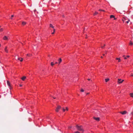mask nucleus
Wrapping results in <instances>:
<instances>
[{
    "label": "nucleus",
    "mask_w": 133,
    "mask_h": 133,
    "mask_svg": "<svg viewBox=\"0 0 133 133\" xmlns=\"http://www.w3.org/2000/svg\"><path fill=\"white\" fill-rule=\"evenodd\" d=\"M20 85V87H22V85H21V84H20V85Z\"/></svg>",
    "instance_id": "35"
},
{
    "label": "nucleus",
    "mask_w": 133,
    "mask_h": 133,
    "mask_svg": "<svg viewBox=\"0 0 133 133\" xmlns=\"http://www.w3.org/2000/svg\"><path fill=\"white\" fill-rule=\"evenodd\" d=\"M3 31V28L0 29V31Z\"/></svg>",
    "instance_id": "23"
},
{
    "label": "nucleus",
    "mask_w": 133,
    "mask_h": 133,
    "mask_svg": "<svg viewBox=\"0 0 133 133\" xmlns=\"http://www.w3.org/2000/svg\"><path fill=\"white\" fill-rule=\"evenodd\" d=\"M55 29H54V32H53L52 33V34H54V32H55Z\"/></svg>",
    "instance_id": "22"
},
{
    "label": "nucleus",
    "mask_w": 133,
    "mask_h": 133,
    "mask_svg": "<svg viewBox=\"0 0 133 133\" xmlns=\"http://www.w3.org/2000/svg\"><path fill=\"white\" fill-rule=\"evenodd\" d=\"M57 62H56L55 63V64H57Z\"/></svg>",
    "instance_id": "43"
},
{
    "label": "nucleus",
    "mask_w": 133,
    "mask_h": 133,
    "mask_svg": "<svg viewBox=\"0 0 133 133\" xmlns=\"http://www.w3.org/2000/svg\"><path fill=\"white\" fill-rule=\"evenodd\" d=\"M67 111L68 110V108L67 107H66V109H65Z\"/></svg>",
    "instance_id": "25"
},
{
    "label": "nucleus",
    "mask_w": 133,
    "mask_h": 133,
    "mask_svg": "<svg viewBox=\"0 0 133 133\" xmlns=\"http://www.w3.org/2000/svg\"><path fill=\"white\" fill-rule=\"evenodd\" d=\"M59 61V63L60 64V63L62 62V60L61 58H60L58 60Z\"/></svg>",
    "instance_id": "13"
},
{
    "label": "nucleus",
    "mask_w": 133,
    "mask_h": 133,
    "mask_svg": "<svg viewBox=\"0 0 133 133\" xmlns=\"http://www.w3.org/2000/svg\"><path fill=\"white\" fill-rule=\"evenodd\" d=\"M94 118L96 121H98L99 120V117H94Z\"/></svg>",
    "instance_id": "7"
},
{
    "label": "nucleus",
    "mask_w": 133,
    "mask_h": 133,
    "mask_svg": "<svg viewBox=\"0 0 133 133\" xmlns=\"http://www.w3.org/2000/svg\"><path fill=\"white\" fill-rule=\"evenodd\" d=\"M105 54H103V56H105Z\"/></svg>",
    "instance_id": "39"
},
{
    "label": "nucleus",
    "mask_w": 133,
    "mask_h": 133,
    "mask_svg": "<svg viewBox=\"0 0 133 133\" xmlns=\"http://www.w3.org/2000/svg\"><path fill=\"white\" fill-rule=\"evenodd\" d=\"M89 93H87L86 95H88V94H89Z\"/></svg>",
    "instance_id": "36"
},
{
    "label": "nucleus",
    "mask_w": 133,
    "mask_h": 133,
    "mask_svg": "<svg viewBox=\"0 0 133 133\" xmlns=\"http://www.w3.org/2000/svg\"><path fill=\"white\" fill-rule=\"evenodd\" d=\"M27 55L28 56H29V54H27Z\"/></svg>",
    "instance_id": "45"
},
{
    "label": "nucleus",
    "mask_w": 133,
    "mask_h": 133,
    "mask_svg": "<svg viewBox=\"0 0 133 133\" xmlns=\"http://www.w3.org/2000/svg\"><path fill=\"white\" fill-rule=\"evenodd\" d=\"M74 133H80L78 131H77L76 132H75Z\"/></svg>",
    "instance_id": "27"
},
{
    "label": "nucleus",
    "mask_w": 133,
    "mask_h": 133,
    "mask_svg": "<svg viewBox=\"0 0 133 133\" xmlns=\"http://www.w3.org/2000/svg\"><path fill=\"white\" fill-rule=\"evenodd\" d=\"M130 115H131L132 116H133V113L132 112H131V113L130 114Z\"/></svg>",
    "instance_id": "29"
},
{
    "label": "nucleus",
    "mask_w": 133,
    "mask_h": 133,
    "mask_svg": "<svg viewBox=\"0 0 133 133\" xmlns=\"http://www.w3.org/2000/svg\"><path fill=\"white\" fill-rule=\"evenodd\" d=\"M14 16V15H11V17H13Z\"/></svg>",
    "instance_id": "34"
},
{
    "label": "nucleus",
    "mask_w": 133,
    "mask_h": 133,
    "mask_svg": "<svg viewBox=\"0 0 133 133\" xmlns=\"http://www.w3.org/2000/svg\"><path fill=\"white\" fill-rule=\"evenodd\" d=\"M123 57H125V55H123Z\"/></svg>",
    "instance_id": "37"
},
{
    "label": "nucleus",
    "mask_w": 133,
    "mask_h": 133,
    "mask_svg": "<svg viewBox=\"0 0 133 133\" xmlns=\"http://www.w3.org/2000/svg\"><path fill=\"white\" fill-rule=\"evenodd\" d=\"M116 60H118V62H120L121 61V60L120 59V58H116Z\"/></svg>",
    "instance_id": "8"
},
{
    "label": "nucleus",
    "mask_w": 133,
    "mask_h": 133,
    "mask_svg": "<svg viewBox=\"0 0 133 133\" xmlns=\"http://www.w3.org/2000/svg\"><path fill=\"white\" fill-rule=\"evenodd\" d=\"M76 127L78 130L82 132H84V130L82 126H79L78 125H77L76 126Z\"/></svg>",
    "instance_id": "1"
},
{
    "label": "nucleus",
    "mask_w": 133,
    "mask_h": 133,
    "mask_svg": "<svg viewBox=\"0 0 133 133\" xmlns=\"http://www.w3.org/2000/svg\"><path fill=\"white\" fill-rule=\"evenodd\" d=\"M130 95L131 97H133V93H130Z\"/></svg>",
    "instance_id": "17"
},
{
    "label": "nucleus",
    "mask_w": 133,
    "mask_h": 133,
    "mask_svg": "<svg viewBox=\"0 0 133 133\" xmlns=\"http://www.w3.org/2000/svg\"><path fill=\"white\" fill-rule=\"evenodd\" d=\"M88 81H90V78H88Z\"/></svg>",
    "instance_id": "33"
},
{
    "label": "nucleus",
    "mask_w": 133,
    "mask_h": 133,
    "mask_svg": "<svg viewBox=\"0 0 133 133\" xmlns=\"http://www.w3.org/2000/svg\"><path fill=\"white\" fill-rule=\"evenodd\" d=\"M3 39L4 40H7L9 39V37L6 36H4Z\"/></svg>",
    "instance_id": "5"
},
{
    "label": "nucleus",
    "mask_w": 133,
    "mask_h": 133,
    "mask_svg": "<svg viewBox=\"0 0 133 133\" xmlns=\"http://www.w3.org/2000/svg\"><path fill=\"white\" fill-rule=\"evenodd\" d=\"M124 80H122L121 79H118L117 82L118 84H120L122 83L124 81Z\"/></svg>",
    "instance_id": "2"
},
{
    "label": "nucleus",
    "mask_w": 133,
    "mask_h": 133,
    "mask_svg": "<svg viewBox=\"0 0 133 133\" xmlns=\"http://www.w3.org/2000/svg\"><path fill=\"white\" fill-rule=\"evenodd\" d=\"M98 14V13L96 12H95L94 14V15H95Z\"/></svg>",
    "instance_id": "20"
},
{
    "label": "nucleus",
    "mask_w": 133,
    "mask_h": 133,
    "mask_svg": "<svg viewBox=\"0 0 133 133\" xmlns=\"http://www.w3.org/2000/svg\"><path fill=\"white\" fill-rule=\"evenodd\" d=\"M26 78V77L23 76L22 78V80L24 81Z\"/></svg>",
    "instance_id": "12"
},
{
    "label": "nucleus",
    "mask_w": 133,
    "mask_h": 133,
    "mask_svg": "<svg viewBox=\"0 0 133 133\" xmlns=\"http://www.w3.org/2000/svg\"><path fill=\"white\" fill-rule=\"evenodd\" d=\"M26 24V22H23L22 23V24L23 25H24Z\"/></svg>",
    "instance_id": "15"
},
{
    "label": "nucleus",
    "mask_w": 133,
    "mask_h": 133,
    "mask_svg": "<svg viewBox=\"0 0 133 133\" xmlns=\"http://www.w3.org/2000/svg\"><path fill=\"white\" fill-rule=\"evenodd\" d=\"M4 50H5V51L7 53H8V50L7 49V47H6L5 49H4Z\"/></svg>",
    "instance_id": "11"
},
{
    "label": "nucleus",
    "mask_w": 133,
    "mask_h": 133,
    "mask_svg": "<svg viewBox=\"0 0 133 133\" xmlns=\"http://www.w3.org/2000/svg\"><path fill=\"white\" fill-rule=\"evenodd\" d=\"M109 80V78H107L105 79V81L106 82H108Z\"/></svg>",
    "instance_id": "14"
},
{
    "label": "nucleus",
    "mask_w": 133,
    "mask_h": 133,
    "mask_svg": "<svg viewBox=\"0 0 133 133\" xmlns=\"http://www.w3.org/2000/svg\"><path fill=\"white\" fill-rule=\"evenodd\" d=\"M103 46H101V48H103Z\"/></svg>",
    "instance_id": "42"
},
{
    "label": "nucleus",
    "mask_w": 133,
    "mask_h": 133,
    "mask_svg": "<svg viewBox=\"0 0 133 133\" xmlns=\"http://www.w3.org/2000/svg\"><path fill=\"white\" fill-rule=\"evenodd\" d=\"M129 45H133V43L131 41H130L129 43Z\"/></svg>",
    "instance_id": "18"
},
{
    "label": "nucleus",
    "mask_w": 133,
    "mask_h": 133,
    "mask_svg": "<svg viewBox=\"0 0 133 133\" xmlns=\"http://www.w3.org/2000/svg\"><path fill=\"white\" fill-rule=\"evenodd\" d=\"M114 16L113 15H111L110 16V18H114Z\"/></svg>",
    "instance_id": "19"
},
{
    "label": "nucleus",
    "mask_w": 133,
    "mask_h": 133,
    "mask_svg": "<svg viewBox=\"0 0 133 133\" xmlns=\"http://www.w3.org/2000/svg\"><path fill=\"white\" fill-rule=\"evenodd\" d=\"M50 27L51 28L53 29H54V27L51 24H50Z\"/></svg>",
    "instance_id": "9"
},
{
    "label": "nucleus",
    "mask_w": 133,
    "mask_h": 133,
    "mask_svg": "<svg viewBox=\"0 0 133 133\" xmlns=\"http://www.w3.org/2000/svg\"><path fill=\"white\" fill-rule=\"evenodd\" d=\"M7 85H8L9 86V89H11V84H10V82L9 81H7Z\"/></svg>",
    "instance_id": "4"
},
{
    "label": "nucleus",
    "mask_w": 133,
    "mask_h": 133,
    "mask_svg": "<svg viewBox=\"0 0 133 133\" xmlns=\"http://www.w3.org/2000/svg\"><path fill=\"white\" fill-rule=\"evenodd\" d=\"M53 98H54V99H55L56 98L55 97H53Z\"/></svg>",
    "instance_id": "41"
},
{
    "label": "nucleus",
    "mask_w": 133,
    "mask_h": 133,
    "mask_svg": "<svg viewBox=\"0 0 133 133\" xmlns=\"http://www.w3.org/2000/svg\"><path fill=\"white\" fill-rule=\"evenodd\" d=\"M11 19H12V17H11Z\"/></svg>",
    "instance_id": "46"
},
{
    "label": "nucleus",
    "mask_w": 133,
    "mask_h": 133,
    "mask_svg": "<svg viewBox=\"0 0 133 133\" xmlns=\"http://www.w3.org/2000/svg\"><path fill=\"white\" fill-rule=\"evenodd\" d=\"M51 66H53L54 65V63L53 62H52L51 63Z\"/></svg>",
    "instance_id": "16"
},
{
    "label": "nucleus",
    "mask_w": 133,
    "mask_h": 133,
    "mask_svg": "<svg viewBox=\"0 0 133 133\" xmlns=\"http://www.w3.org/2000/svg\"><path fill=\"white\" fill-rule=\"evenodd\" d=\"M127 113V112L126 111H124L122 112H121L120 113L122 115H125Z\"/></svg>",
    "instance_id": "6"
},
{
    "label": "nucleus",
    "mask_w": 133,
    "mask_h": 133,
    "mask_svg": "<svg viewBox=\"0 0 133 133\" xmlns=\"http://www.w3.org/2000/svg\"><path fill=\"white\" fill-rule=\"evenodd\" d=\"M104 46H105V44H104Z\"/></svg>",
    "instance_id": "44"
},
{
    "label": "nucleus",
    "mask_w": 133,
    "mask_h": 133,
    "mask_svg": "<svg viewBox=\"0 0 133 133\" xmlns=\"http://www.w3.org/2000/svg\"><path fill=\"white\" fill-rule=\"evenodd\" d=\"M114 19H116V18H115V17H114Z\"/></svg>",
    "instance_id": "38"
},
{
    "label": "nucleus",
    "mask_w": 133,
    "mask_h": 133,
    "mask_svg": "<svg viewBox=\"0 0 133 133\" xmlns=\"http://www.w3.org/2000/svg\"><path fill=\"white\" fill-rule=\"evenodd\" d=\"M99 11H104V10H103L101 9H99Z\"/></svg>",
    "instance_id": "28"
},
{
    "label": "nucleus",
    "mask_w": 133,
    "mask_h": 133,
    "mask_svg": "<svg viewBox=\"0 0 133 133\" xmlns=\"http://www.w3.org/2000/svg\"><path fill=\"white\" fill-rule=\"evenodd\" d=\"M81 92H84V90L83 89H81Z\"/></svg>",
    "instance_id": "24"
},
{
    "label": "nucleus",
    "mask_w": 133,
    "mask_h": 133,
    "mask_svg": "<svg viewBox=\"0 0 133 133\" xmlns=\"http://www.w3.org/2000/svg\"><path fill=\"white\" fill-rule=\"evenodd\" d=\"M62 110L63 112H64L65 111V109L64 108H62Z\"/></svg>",
    "instance_id": "21"
},
{
    "label": "nucleus",
    "mask_w": 133,
    "mask_h": 133,
    "mask_svg": "<svg viewBox=\"0 0 133 133\" xmlns=\"http://www.w3.org/2000/svg\"><path fill=\"white\" fill-rule=\"evenodd\" d=\"M124 59H127V57H124Z\"/></svg>",
    "instance_id": "32"
},
{
    "label": "nucleus",
    "mask_w": 133,
    "mask_h": 133,
    "mask_svg": "<svg viewBox=\"0 0 133 133\" xmlns=\"http://www.w3.org/2000/svg\"><path fill=\"white\" fill-rule=\"evenodd\" d=\"M18 59L21 62L22 61L23 59V58H18Z\"/></svg>",
    "instance_id": "10"
},
{
    "label": "nucleus",
    "mask_w": 133,
    "mask_h": 133,
    "mask_svg": "<svg viewBox=\"0 0 133 133\" xmlns=\"http://www.w3.org/2000/svg\"><path fill=\"white\" fill-rule=\"evenodd\" d=\"M101 57L102 58H103V57L102 56H101Z\"/></svg>",
    "instance_id": "40"
},
{
    "label": "nucleus",
    "mask_w": 133,
    "mask_h": 133,
    "mask_svg": "<svg viewBox=\"0 0 133 133\" xmlns=\"http://www.w3.org/2000/svg\"><path fill=\"white\" fill-rule=\"evenodd\" d=\"M130 21V20H128V21H127L126 22L127 23H129V22Z\"/></svg>",
    "instance_id": "26"
},
{
    "label": "nucleus",
    "mask_w": 133,
    "mask_h": 133,
    "mask_svg": "<svg viewBox=\"0 0 133 133\" xmlns=\"http://www.w3.org/2000/svg\"><path fill=\"white\" fill-rule=\"evenodd\" d=\"M131 76H133V74H131Z\"/></svg>",
    "instance_id": "31"
},
{
    "label": "nucleus",
    "mask_w": 133,
    "mask_h": 133,
    "mask_svg": "<svg viewBox=\"0 0 133 133\" xmlns=\"http://www.w3.org/2000/svg\"><path fill=\"white\" fill-rule=\"evenodd\" d=\"M61 108V107L59 105H58L57 106V107L56 109V111L57 112H58L59 109Z\"/></svg>",
    "instance_id": "3"
},
{
    "label": "nucleus",
    "mask_w": 133,
    "mask_h": 133,
    "mask_svg": "<svg viewBox=\"0 0 133 133\" xmlns=\"http://www.w3.org/2000/svg\"><path fill=\"white\" fill-rule=\"evenodd\" d=\"M130 57V56L129 55H128L127 56V57L128 58H129Z\"/></svg>",
    "instance_id": "30"
}]
</instances>
